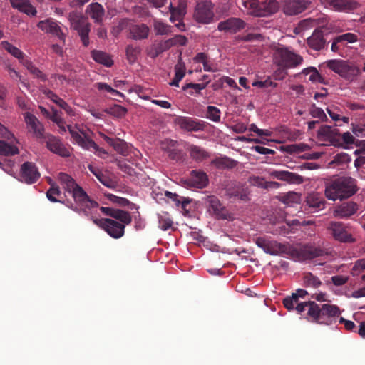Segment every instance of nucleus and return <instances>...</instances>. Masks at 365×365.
<instances>
[{
    "instance_id": "obj_1",
    "label": "nucleus",
    "mask_w": 365,
    "mask_h": 365,
    "mask_svg": "<svg viewBox=\"0 0 365 365\" xmlns=\"http://www.w3.org/2000/svg\"><path fill=\"white\" fill-rule=\"evenodd\" d=\"M255 244L267 254L271 255L286 254L289 255L293 259L299 262L311 260L330 254L329 249L324 246V243L322 245L308 243L299 247H293L289 244H283L276 240L259 237L256 238Z\"/></svg>"
},
{
    "instance_id": "obj_2",
    "label": "nucleus",
    "mask_w": 365,
    "mask_h": 365,
    "mask_svg": "<svg viewBox=\"0 0 365 365\" xmlns=\"http://www.w3.org/2000/svg\"><path fill=\"white\" fill-rule=\"evenodd\" d=\"M58 179L66 192L71 195L76 205L70 200H67L66 205L72 210L85 215H88V211L98 207L97 202L93 200L87 195L85 190L76 182V180L69 175L60 173Z\"/></svg>"
},
{
    "instance_id": "obj_3",
    "label": "nucleus",
    "mask_w": 365,
    "mask_h": 365,
    "mask_svg": "<svg viewBox=\"0 0 365 365\" xmlns=\"http://www.w3.org/2000/svg\"><path fill=\"white\" fill-rule=\"evenodd\" d=\"M296 309L299 314L307 311V315L311 322L325 325L331 324L341 314L337 305L330 304L319 305L314 301L302 302L298 304Z\"/></svg>"
},
{
    "instance_id": "obj_4",
    "label": "nucleus",
    "mask_w": 365,
    "mask_h": 365,
    "mask_svg": "<svg viewBox=\"0 0 365 365\" xmlns=\"http://www.w3.org/2000/svg\"><path fill=\"white\" fill-rule=\"evenodd\" d=\"M356 191V180L351 177H342L327 183L325 195L331 200H342L350 197Z\"/></svg>"
},
{
    "instance_id": "obj_5",
    "label": "nucleus",
    "mask_w": 365,
    "mask_h": 365,
    "mask_svg": "<svg viewBox=\"0 0 365 365\" xmlns=\"http://www.w3.org/2000/svg\"><path fill=\"white\" fill-rule=\"evenodd\" d=\"M324 63L333 72L349 81H353L361 73L359 68L349 61L331 59Z\"/></svg>"
},
{
    "instance_id": "obj_6",
    "label": "nucleus",
    "mask_w": 365,
    "mask_h": 365,
    "mask_svg": "<svg viewBox=\"0 0 365 365\" xmlns=\"http://www.w3.org/2000/svg\"><path fill=\"white\" fill-rule=\"evenodd\" d=\"M68 20L71 27L76 31L80 36L83 46L87 47L89 45V33L91 31V24L88 19L81 13L72 11L68 14Z\"/></svg>"
},
{
    "instance_id": "obj_7",
    "label": "nucleus",
    "mask_w": 365,
    "mask_h": 365,
    "mask_svg": "<svg viewBox=\"0 0 365 365\" xmlns=\"http://www.w3.org/2000/svg\"><path fill=\"white\" fill-rule=\"evenodd\" d=\"M245 8L257 16H267L276 13L279 5L276 0H243Z\"/></svg>"
},
{
    "instance_id": "obj_8",
    "label": "nucleus",
    "mask_w": 365,
    "mask_h": 365,
    "mask_svg": "<svg viewBox=\"0 0 365 365\" xmlns=\"http://www.w3.org/2000/svg\"><path fill=\"white\" fill-rule=\"evenodd\" d=\"M274 61L282 68H290L300 65L303 58L287 48H277L274 53Z\"/></svg>"
},
{
    "instance_id": "obj_9",
    "label": "nucleus",
    "mask_w": 365,
    "mask_h": 365,
    "mask_svg": "<svg viewBox=\"0 0 365 365\" xmlns=\"http://www.w3.org/2000/svg\"><path fill=\"white\" fill-rule=\"evenodd\" d=\"M327 229L335 240L344 243H351L355 241L351 232V227L341 222H331Z\"/></svg>"
},
{
    "instance_id": "obj_10",
    "label": "nucleus",
    "mask_w": 365,
    "mask_h": 365,
    "mask_svg": "<svg viewBox=\"0 0 365 365\" xmlns=\"http://www.w3.org/2000/svg\"><path fill=\"white\" fill-rule=\"evenodd\" d=\"M93 222L105 230L110 237L115 239L120 238L125 233V225L121 222H118L110 218L95 219Z\"/></svg>"
},
{
    "instance_id": "obj_11",
    "label": "nucleus",
    "mask_w": 365,
    "mask_h": 365,
    "mask_svg": "<svg viewBox=\"0 0 365 365\" xmlns=\"http://www.w3.org/2000/svg\"><path fill=\"white\" fill-rule=\"evenodd\" d=\"M44 143L47 149L53 153L58 155L63 158L71 156V151L61 141V140L50 133H47L40 141Z\"/></svg>"
},
{
    "instance_id": "obj_12",
    "label": "nucleus",
    "mask_w": 365,
    "mask_h": 365,
    "mask_svg": "<svg viewBox=\"0 0 365 365\" xmlns=\"http://www.w3.org/2000/svg\"><path fill=\"white\" fill-rule=\"evenodd\" d=\"M205 202L210 215L217 219L227 220L230 218L228 210L222 205L217 197L208 195L205 198Z\"/></svg>"
},
{
    "instance_id": "obj_13",
    "label": "nucleus",
    "mask_w": 365,
    "mask_h": 365,
    "mask_svg": "<svg viewBox=\"0 0 365 365\" xmlns=\"http://www.w3.org/2000/svg\"><path fill=\"white\" fill-rule=\"evenodd\" d=\"M174 122L182 130L187 132L203 131L207 127L206 122L187 116H177Z\"/></svg>"
},
{
    "instance_id": "obj_14",
    "label": "nucleus",
    "mask_w": 365,
    "mask_h": 365,
    "mask_svg": "<svg viewBox=\"0 0 365 365\" xmlns=\"http://www.w3.org/2000/svg\"><path fill=\"white\" fill-rule=\"evenodd\" d=\"M214 6L210 1L198 3L195 7L194 17L197 22L209 24L214 18Z\"/></svg>"
},
{
    "instance_id": "obj_15",
    "label": "nucleus",
    "mask_w": 365,
    "mask_h": 365,
    "mask_svg": "<svg viewBox=\"0 0 365 365\" xmlns=\"http://www.w3.org/2000/svg\"><path fill=\"white\" fill-rule=\"evenodd\" d=\"M20 180L27 184L35 183L40 178V173L34 163L25 162L20 169Z\"/></svg>"
},
{
    "instance_id": "obj_16",
    "label": "nucleus",
    "mask_w": 365,
    "mask_h": 365,
    "mask_svg": "<svg viewBox=\"0 0 365 365\" xmlns=\"http://www.w3.org/2000/svg\"><path fill=\"white\" fill-rule=\"evenodd\" d=\"M326 7L335 11L349 12L357 8L354 0H319Z\"/></svg>"
},
{
    "instance_id": "obj_17",
    "label": "nucleus",
    "mask_w": 365,
    "mask_h": 365,
    "mask_svg": "<svg viewBox=\"0 0 365 365\" xmlns=\"http://www.w3.org/2000/svg\"><path fill=\"white\" fill-rule=\"evenodd\" d=\"M24 117L26 125L30 129V131L33 133L34 135L39 142L42 140V139L47 134L45 133L43 125L34 115L30 113H25L24 114Z\"/></svg>"
},
{
    "instance_id": "obj_18",
    "label": "nucleus",
    "mask_w": 365,
    "mask_h": 365,
    "mask_svg": "<svg viewBox=\"0 0 365 365\" xmlns=\"http://www.w3.org/2000/svg\"><path fill=\"white\" fill-rule=\"evenodd\" d=\"M246 23L240 18L230 17L219 22L217 29L220 31L230 34H236L245 28Z\"/></svg>"
},
{
    "instance_id": "obj_19",
    "label": "nucleus",
    "mask_w": 365,
    "mask_h": 365,
    "mask_svg": "<svg viewBox=\"0 0 365 365\" xmlns=\"http://www.w3.org/2000/svg\"><path fill=\"white\" fill-rule=\"evenodd\" d=\"M310 4L308 0H285L282 10L286 15H297L305 11Z\"/></svg>"
},
{
    "instance_id": "obj_20",
    "label": "nucleus",
    "mask_w": 365,
    "mask_h": 365,
    "mask_svg": "<svg viewBox=\"0 0 365 365\" xmlns=\"http://www.w3.org/2000/svg\"><path fill=\"white\" fill-rule=\"evenodd\" d=\"M190 187L202 189L209 183L208 176L201 170H193L191 171L189 178L186 180Z\"/></svg>"
},
{
    "instance_id": "obj_21",
    "label": "nucleus",
    "mask_w": 365,
    "mask_h": 365,
    "mask_svg": "<svg viewBox=\"0 0 365 365\" xmlns=\"http://www.w3.org/2000/svg\"><path fill=\"white\" fill-rule=\"evenodd\" d=\"M319 140L335 143L340 140V133L337 128L330 125H322L317 132Z\"/></svg>"
},
{
    "instance_id": "obj_22",
    "label": "nucleus",
    "mask_w": 365,
    "mask_h": 365,
    "mask_svg": "<svg viewBox=\"0 0 365 365\" xmlns=\"http://www.w3.org/2000/svg\"><path fill=\"white\" fill-rule=\"evenodd\" d=\"M100 210L105 215L111 217L124 224L129 225L132 222V217L127 211L106 207H101Z\"/></svg>"
},
{
    "instance_id": "obj_23",
    "label": "nucleus",
    "mask_w": 365,
    "mask_h": 365,
    "mask_svg": "<svg viewBox=\"0 0 365 365\" xmlns=\"http://www.w3.org/2000/svg\"><path fill=\"white\" fill-rule=\"evenodd\" d=\"M271 176L273 178L285 181L290 184L299 185L303 182L304 180L302 176L286 170H274L271 173Z\"/></svg>"
},
{
    "instance_id": "obj_24",
    "label": "nucleus",
    "mask_w": 365,
    "mask_h": 365,
    "mask_svg": "<svg viewBox=\"0 0 365 365\" xmlns=\"http://www.w3.org/2000/svg\"><path fill=\"white\" fill-rule=\"evenodd\" d=\"M327 39L324 38L322 29H317L312 36L307 38L309 47L315 51L323 49L326 45Z\"/></svg>"
},
{
    "instance_id": "obj_25",
    "label": "nucleus",
    "mask_w": 365,
    "mask_h": 365,
    "mask_svg": "<svg viewBox=\"0 0 365 365\" xmlns=\"http://www.w3.org/2000/svg\"><path fill=\"white\" fill-rule=\"evenodd\" d=\"M86 14L93 20L94 23L101 24L105 16V9L101 4L93 2L86 7Z\"/></svg>"
},
{
    "instance_id": "obj_26",
    "label": "nucleus",
    "mask_w": 365,
    "mask_h": 365,
    "mask_svg": "<svg viewBox=\"0 0 365 365\" xmlns=\"http://www.w3.org/2000/svg\"><path fill=\"white\" fill-rule=\"evenodd\" d=\"M358 205L354 202H346L337 206L334 211V215L339 218L349 217L356 212Z\"/></svg>"
},
{
    "instance_id": "obj_27",
    "label": "nucleus",
    "mask_w": 365,
    "mask_h": 365,
    "mask_svg": "<svg viewBox=\"0 0 365 365\" xmlns=\"http://www.w3.org/2000/svg\"><path fill=\"white\" fill-rule=\"evenodd\" d=\"M226 195L229 198L239 199L242 201L249 200V192L247 187L240 184L229 186L226 188Z\"/></svg>"
},
{
    "instance_id": "obj_28",
    "label": "nucleus",
    "mask_w": 365,
    "mask_h": 365,
    "mask_svg": "<svg viewBox=\"0 0 365 365\" xmlns=\"http://www.w3.org/2000/svg\"><path fill=\"white\" fill-rule=\"evenodd\" d=\"M149 27L144 24H130L129 26V37L134 40H143L148 38Z\"/></svg>"
},
{
    "instance_id": "obj_29",
    "label": "nucleus",
    "mask_w": 365,
    "mask_h": 365,
    "mask_svg": "<svg viewBox=\"0 0 365 365\" xmlns=\"http://www.w3.org/2000/svg\"><path fill=\"white\" fill-rule=\"evenodd\" d=\"M10 3L13 8L29 16H35L37 14L36 8L30 3L29 0H10Z\"/></svg>"
},
{
    "instance_id": "obj_30",
    "label": "nucleus",
    "mask_w": 365,
    "mask_h": 365,
    "mask_svg": "<svg viewBox=\"0 0 365 365\" xmlns=\"http://www.w3.org/2000/svg\"><path fill=\"white\" fill-rule=\"evenodd\" d=\"M306 202L313 212L323 210L326 205L324 197L317 192L309 194L307 197Z\"/></svg>"
},
{
    "instance_id": "obj_31",
    "label": "nucleus",
    "mask_w": 365,
    "mask_h": 365,
    "mask_svg": "<svg viewBox=\"0 0 365 365\" xmlns=\"http://www.w3.org/2000/svg\"><path fill=\"white\" fill-rule=\"evenodd\" d=\"M103 138L107 143L111 145L115 151L123 155H127L129 152V147L128 144L120 139H113L104 134L102 135Z\"/></svg>"
},
{
    "instance_id": "obj_32",
    "label": "nucleus",
    "mask_w": 365,
    "mask_h": 365,
    "mask_svg": "<svg viewBox=\"0 0 365 365\" xmlns=\"http://www.w3.org/2000/svg\"><path fill=\"white\" fill-rule=\"evenodd\" d=\"M92 58L98 63L102 64L106 67L110 68L113 64L110 56L103 51L93 50L91 52Z\"/></svg>"
},
{
    "instance_id": "obj_33",
    "label": "nucleus",
    "mask_w": 365,
    "mask_h": 365,
    "mask_svg": "<svg viewBox=\"0 0 365 365\" xmlns=\"http://www.w3.org/2000/svg\"><path fill=\"white\" fill-rule=\"evenodd\" d=\"M212 165L217 169L232 168L237 162L227 156L216 158L211 162Z\"/></svg>"
},
{
    "instance_id": "obj_34",
    "label": "nucleus",
    "mask_w": 365,
    "mask_h": 365,
    "mask_svg": "<svg viewBox=\"0 0 365 365\" xmlns=\"http://www.w3.org/2000/svg\"><path fill=\"white\" fill-rule=\"evenodd\" d=\"M303 285L306 287L317 289L322 285V282L317 276L311 272H306L302 277Z\"/></svg>"
},
{
    "instance_id": "obj_35",
    "label": "nucleus",
    "mask_w": 365,
    "mask_h": 365,
    "mask_svg": "<svg viewBox=\"0 0 365 365\" xmlns=\"http://www.w3.org/2000/svg\"><path fill=\"white\" fill-rule=\"evenodd\" d=\"M2 47L5 49L8 53L12 55L14 57L19 59V61L22 63L23 61H26L24 58V53L19 49L17 47L14 46L11 43L8 41H2L1 42Z\"/></svg>"
},
{
    "instance_id": "obj_36",
    "label": "nucleus",
    "mask_w": 365,
    "mask_h": 365,
    "mask_svg": "<svg viewBox=\"0 0 365 365\" xmlns=\"http://www.w3.org/2000/svg\"><path fill=\"white\" fill-rule=\"evenodd\" d=\"M302 74H304V76H308L309 81L312 83H324V78L319 74L317 68L314 67H309L304 68L302 71Z\"/></svg>"
},
{
    "instance_id": "obj_37",
    "label": "nucleus",
    "mask_w": 365,
    "mask_h": 365,
    "mask_svg": "<svg viewBox=\"0 0 365 365\" xmlns=\"http://www.w3.org/2000/svg\"><path fill=\"white\" fill-rule=\"evenodd\" d=\"M22 64L35 78H38L43 82L46 81L47 76L43 74L36 66H35L31 61L26 59V61H22Z\"/></svg>"
},
{
    "instance_id": "obj_38",
    "label": "nucleus",
    "mask_w": 365,
    "mask_h": 365,
    "mask_svg": "<svg viewBox=\"0 0 365 365\" xmlns=\"http://www.w3.org/2000/svg\"><path fill=\"white\" fill-rule=\"evenodd\" d=\"M190 157L196 161H201L208 157V153L202 148L192 145L189 148Z\"/></svg>"
},
{
    "instance_id": "obj_39",
    "label": "nucleus",
    "mask_w": 365,
    "mask_h": 365,
    "mask_svg": "<svg viewBox=\"0 0 365 365\" xmlns=\"http://www.w3.org/2000/svg\"><path fill=\"white\" fill-rule=\"evenodd\" d=\"M79 145L86 150H95L98 156H101V154H107L104 149L100 148L93 140L90 138L84 137Z\"/></svg>"
},
{
    "instance_id": "obj_40",
    "label": "nucleus",
    "mask_w": 365,
    "mask_h": 365,
    "mask_svg": "<svg viewBox=\"0 0 365 365\" xmlns=\"http://www.w3.org/2000/svg\"><path fill=\"white\" fill-rule=\"evenodd\" d=\"M18 153L19 149L16 146L11 145L4 140H0V155L12 156Z\"/></svg>"
},
{
    "instance_id": "obj_41",
    "label": "nucleus",
    "mask_w": 365,
    "mask_h": 365,
    "mask_svg": "<svg viewBox=\"0 0 365 365\" xmlns=\"http://www.w3.org/2000/svg\"><path fill=\"white\" fill-rule=\"evenodd\" d=\"M185 75V67L184 64L178 63L175 66V77L172 82L170 83L173 86H179L180 81L184 78Z\"/></svg>"
},
{
    "instance_id": "obj_42",
    "label": "nucleus",
    "mask_w": 365,
    "mask_h": 365,
    "mask_svg": "<svg viewBox=\"0 0 365 365\" xmlns=\"http://www.w3.org/2000/svg\"><path fill=\"white\" fill-rule=\"evenodd\" d=\"M140 48L139 46H134L133 45H128L126 47V56L128 61L130 63H133L136 61L138 55L140 53Z\"/></svg>"
},
{
    "instance_id": "obj_43",
    "label": "nucleus",
    "mask_w": 365,
    "mask_h": 365,
    "mask_svg": "<svg viewBox=\"0 0 365 365\" xmlns=\"http://www.w3.org/2000/svg\"><path fill=\"white\" fill-rule=\"evenodd\" d=\"M50 188L46 192L47 198L52 202H62L61 200H57L55 197L60 196L61 194L59 186L55 183H50Z\"/></svg>"
},
{
    "instance_id": "obj_44",
    "label": "nucleus",
    "mask_w": 365,
    "mask_h": 365,
    "mask_svg": "<svg viewBox=\"0 0 365 365\" xmlns=\"http://www.w3.org/2000/svg\"><path fill=\"white\" fill-rule=\"evenodd\" d=\"M206 118L215 123H219L221 118V111L216 106H208L207 108Z\"/></svg>"
},
{
    "instance_id": "obj_45",
    "label": "nucleus",
    "mask_w": 365,
    "mask_h": 365,
    "mask_svg": "<svg viewBox=\"0 0 365 365\" xmlns=\"http://www.w3.org/2000/svg\"><path fill=\"white\" fill-rule=\"evenodd\" d=\"M206 88V83H187L182 87V90L187 91L190 95L200 93V91Z\"/></svg>"
},
{
    "instance_id": "obj_46",
    "label": "nucleus",
    "mask_w": 365,
    "mask_h": 365,
    "mask_svg": "<svg viewBox=\"0 0 365 365\" xmlns=\"http://www.w3.org/2000/svg\"><path fill=\"white\" fill-rule=\"evenodd\" d=\"M153 27L157 35H165L171 31L170 26L169 25L159 20L154 21Z\"/></svg>"
},
{
    "instance_id": "obj_47",
    "label": "nucleus",
    "mask_w": 365,
    "mask_h": 365,
    "mask_svg": "<svg viewBox=\"0 0 365 365\" xmlns=\"http://www.w3.org/2000/svg\"><path fill=\"white\" fill-rule=\"evenodd\" d=\"M106 112L115 117L123 118L126 115L128 110L120 105L115 104L107 109Z\"/></svg>"
},
{
    "instance_id": "obj_48",
    "label": "nucleus",
    "mask_w": 365,
    "mask_h": 365,
    "mask_svg": "<svg viewBox=\"0 0 365 365\" xmlns=\"http://www.w3.org/2000/svg\"><path fill=\"white\" fill-rule=\"evenodd\" d=\"M170 12L171 14L170 20L171 22H175L176 21H179L178 24H176V26L179 28L181 30H183L185 25L183 24L180 23V21L182 19L184 16H180L178 14V11L175 9V7L172 5V4H170L169 6Z\"/></svg>"
},
{
    "instance_id": "obj_49",
    "label": "nucleus",
    "mask_w": 365,
    "mask_h": 365,
    "mask_svg": "<svg viewBox=\"0 0 365 365\" xmlns=\"http://www.w3.org/2000/svg\"><path fill=\"white\" fill-rule=\"evenodd\" d=\"M97 179L106 187L108 188H114L116 186V182L110 176L104 173H98Z\"/></svg>"
},
{
    "instance_id": "obj_50",
    "label": "nucleus",
    "mask_w": 365,
    "mask_h": 365,
    "mask_svg": "<svg viewBox=\"0 0 365 365\" xmlns=\"http://www.w3.org/2000/svg\"><path fill=\"white\" fill-rule=\"evenodd\" d=\"M48 33L57 36L60 41H61L63 43H65L66 34L62 31L61 29L56 22H53Z\"/></svg>"
},
{
    "instance_id": "obj_51",
    "label": "nucleus",
    "mask_w": 365,
    "mask_h": 365,
    "mask_svg": "<svg viewBox=\"0 0 365 365\" xmlns=\"http://www.w3.org/2000/svg\"><path fill=\"white\" fill-rule=\"evenodd\" d=\"M295 296L287 297L283 300V304L289 311L296 309L298 304H300Z\"/></svg>"
},
{
    "instance_id": "obj_52",
    "label": "nucleus",
    "mask_w": 365,
    "mask_h": 365,
    "mask_svg": "<svg viewBox=\"0 0 365 365\" xmlns=\"http://www.w3.org/2000/svg\"><path fill=\"white\" fill-rule=\"evenodd\" d=\"M309 113L313 118H319L322 121L327 120V117L324 110L322 108L317 107L314 104L312 106L309 110Z\"/></svg>"
},
{
    "instance_id": "obj_53",
    "label": "nucleus",
    "mask_w": 365,
    "mask_h": 365,
    "mask_svg": "<svg viewBox=\"0 0 365 365\" xmlns=\"http://www.w3.org/2000/svg\"><path fill=\"white\" fill-rule=\"evenodd\" d=\"M172 47L170 39L161 41L155 47V56H158L164 51H166Z\"/></svg>"
},
{
    "instance_id": "obj_54",
    "label": "nucleus",
    "mask_w": 365,
    "mask_h": 365,
    "mask_svg": "<svg viewBox=\"0 0 365 365\" xmlns=\"http://www.w3.org/2000/svg\"><path fill=\"white\" fill-rule=\"evenodd\" d=\"M106 197L111 202L123 207L128 206L130 204V201L128 199L121 197H118L113 194H108L106 195Z\"/></svg>"
},
{
    "instance_id": "obj_55",
    "label": "nucleus",
    "mask_w": 365,
    "mask_h": 365,
    "mask_svg": "<svg viewBox=\"0 0 365 365\" xmlns=\"http://www.w3.org/2000/svg\"><path fill=\"white\" fill-rule=\"evenodd\" d=\"M299 200V196L297 193L294 192H288L287 195L282 197V201L285 204H291L297 202Z\"/></svg>"
},
{
    "instance_id": "obj_56",
    "label": "nucleus",
    "mask_w": 365,
    "mask_h": 365,
    "mask_svg": "<svg viewBox=\"0 0 365 365\" xmlns=\"http://www.w3.org/2000/svg\"><path fill=\"white\" fill-rule=\"evenodd\" d=\"M163 190L160 189L159 187H153L151 195L158 202H160L162 200H165L164 197H165V194Z\"/></svg>"
},
{
    "instance_id": "obj_57",
    "label": "nucleus",
    "mask_w": 365,
    "mask_h": 365,
    "mask_svg": "<svg viewBox=\"0 0 365 365\" xmlns=\"http://www.w3.org/2000/svg\"><path fill=\"white\" fill-rule=\"evenodd\" d=\"M345 45L346 43H343L339 36H336L333 39L331 50L333 52L339 53L344 49Z\"/></svg>"
},
{
    "instance_id": "obj_58",
    "label": "nucleus",
    "mask_w": 365,
    "mask_h": 365,
    "mask_svg": "<svg viewBox=\"0 0 365 365\" xmlns=\"http://www.w3.org/2000/svg\"><path fill=\"white\" fill-rule=\"evenodd\" d=\"M309 148V145L304 143H300V144H294V145H287L286 148V150L289 153H297V152H302L304 150H306Z\"/></svg>"
},
{
    "instance_id": "obj_59",
    "label": "nucleus",
    "mask_w": 365,
    "mask_h": 365,
    "mask_svg": "<svg viewBox=\"0 0 365 365\" xmlns=\"http://www.w3.org/2000/svg\"><path fill=\"white\" fill-rule=\"evenodd\" d=\"M338 36H339V39H341V41L344 43L346 42L352 43H355L358 41L357 35H356L353 33H346L344 34L339 35Z\"/></svg>"
},
{
    "instance_id": "obj_60",
    "label": "nucleus",
    "mask_w": 365,
    "mask_h": 365,
    "mask_svg": "<svg viewBox=\"0 0 365 365\" xmlns=\"http://www.w3.org/2000/svg\"><path fill=\"white\" fill-rule=\"evenodd\" d=\"M172 46H185L187 43V39L185 36L176 35L173 38H169Z\"/></svg>"
},
{
    "instance_id": "obj_61",
    "label": "nucleus",
    "mask_w": 365,
    "mask_h": 365,
    "mask_svg": "<svg viewBox=\"0 0 365 365\" xmlns=\"http://www.w3.org/2000/svg\"><path fill=\"white\" fill-rule=\"evenodd\" d=\"M56 104L61 108L63 109L68 115L71 116H73L75 115L74 110L62 98H61Z\"/></svg>"
},
{
    "instance_id": "obj_62",
    "label": "nucleus",
    "mask_w": 365,
    "mask_h": 365,
    "mask_svg": "<svg viewBox=\"0 0 365 365\" xmlns=\"http://www.w3.org/2000/svg\"><path fill=\"white\" fill-rule=\"evenodd\" d=\"M331 279L335 286H341L349 281V277L344 275H335L331 277Z\"/></svg>"
},
{
    "instance_id": "obj_63",
    "label": "nucleus",
    "mask_w": 365,
    "mask_h": 365,
    "mask_svg": "<svg viewBox=\"0 0 365 365\" xmlns=\"http://www.w3.org/2000/svg\"><path fill=\"white\" fill-rule=\"evenodd\" d=\"M173 220L169 217H159V227L163 230H167L173 225Z\"/></svg>"
},
{
    "instance_id": "obj_64",
    "label": "nucleus",
    "mask_w": 365,
    "mask_h": 365,
    "mask_svg": "<svg viewBox=\"0 0 365 365\" xmlns=\"http://www.w3.org/2000/svg\"><path fill=\"white\" fill-rule=\"evenodd\" d=\"M359 155V158L355 160V165L359 166L365 164V148H362L355 151Z\"/></svg>"
}]
</instances>
